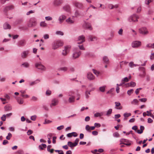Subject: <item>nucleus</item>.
Listing matches in <instances>:
<instances>
[{"label": "nucleus", "mask_w": 154, "mask_h": 154, "mask_svg": "<svg viewBox=\"0 0 154 154\" xmlns=\"http://www.w3.org/2000/svg\"><path fill=\"white\" fill-rule=\"evenodd\" d=\"M82 54V52L77 47L74 48L73 50L72 58L75 59L78 58Z\"/></svg>", "instance_id": "f257e3e1"}, {"label": "nucleus", "mask_w": 154, "mask_h": 154, "mask_svg": "<svg viewBox=\"0 0 154 154\" xmlns=\"http://www.w3.org/2000/svg\"><path fill=\"white\" fill-rule=\"evenodd\" d=\"M63 45V42L61 40L54 41L52 44V49H56L59 47L62 46Z\"/></svg>", "instance_id": "f03ea898"}, {"label": "nucleus", "mask_w": 154, "mask_h": 154, "mask_svg": "<svg viewBox=\"0 0 154 154\" xmlns=\"http://www.w3.org/2000/svg\"><path fill=\"white\" fill-rule=\"evenodd\" d=\"M74 92L72 91H69V97H68V101L70 103H72L75 102V97L74 96Z\"/></svg>", "instance_id": "7ed1b4c3"}, {"label": "nucleus", "mask_w": 154, "mask_h": 154, "mask_svg": "<svg viewBox=\"0 0 154 154\" xmlns=\"http://www.w3.org/2000/svg\"><path fill=\"white\" fill-rule=\"evenodd\" d=\"M139 18L138 16L136 14H134L130 16L128 18V21L130 22H136L138 21V19Z\"/></svg>", "instance_id": "20e7f679"}, {"label": "nucleus", "mask_w": 154, "mask_h": 154, "mask_svg": "<svg viewBox=\"0 0 154 154\" xmlns=\"http://www.w3.org/2000/svg\"><path fill=\"white\" fill-rule=\"evenodd\" d=\"M139 32L140 33L143 35H146L149 33V32L147 28L145 27L139 29Z\"/></svg>", "instance_id": "39448f33"}, {"label": "nucleus", "mask_w": 154, "mask_h": 154, "mask_svg": "<svg viewBox=\"0 0 154 154\" xmlns=\"http://www.w3.org/2000/svg\"><path fill=\"white\" fill-rule=\"evenodd\" d=\"M78 41L77 44H81L84 42L85 41V36L83 35L79 36L78 38Z\"/></svg>", "instance_id": "423d86ee"}, {"label": "nucleus", "mask_w": 154, "mask_h": 154, "mask_svg": "<svg viewBox=\"0 0 154 154\" xmlns=\"http://www.w3.org/2000/svg\"><path fill=\"white\" fill-rule=\"evenodd\" d=\"M141 45V42L138 41H133L131 44V46L133 48H137Z\"/></svg>", "instance_id": "0eeeda50"}, {"label": "nucleus", "mask_w": 154, "mask_h": 154, "mask_svg": "<svg viewBox=\"0 0 154 154\" xmlns=\"http://www.w3.org/2000/svg\"><path fill=\"white\" fill-rule=\"evenodd\" d=\"M83 28L85 29H88L89 30H91L92 28L91 24L88 22H85L83 25Z\"/></svg>", "instance_id": "6e6552de"}, {"label": "nucleus", "mask_w": 154, "mask_h": 154, "mask_svg": "<svg viewBox=\"0 0 154 154\" xmlns=\"http://www.w3.org/2000/svg\"><path fill=\"white\" fill-rule=\"evenodd\" d=\"M35 67L41 70H45L46 69L45 66L41 63H35Z\"/></svg>", "instance_id": "1a4fd4ad"}, {"label": "nucleus", "mask_w": 154, "mask_h": 154, "mask_svg": "<svg viewBox=\"0 0 154 154\" xmlns=\"http://www.w3.org/2000/svg\"><path fill=\"white\" fill-rule=\"evenodd\" d=\"M26 40L24 39H22L18 42L17 45L19 46L22 47L26 45Z\"/></svg>", "instance_id": "9d476101"}, {"label": "nucleus", "mask_w": 154, "mask_h": 154, "mask_svg": "<svg viewBox=\"0 0 154 154\" xmlns=\"http://www.w3.org/2000/svg\"><path fill=\"white\" fill-rule=\"evenodd\" d=\"M87 78L90 80H93L95 78V76L93 75V74L91 72H88L87 75Z\"/></svg>", "instance_id": "9b49d317"}, {"label": "nucleus", "mask_w": 154, "mask_h": 154, "mask_svg": "<svg viewBox=\"0 0 154 154\" xmlns=\"http://www.w3.org/2000/svg\"><path fill=\"white\" fill-rule=\"evenodd\" d=\"M37 24L35 21H32L30 20L28 24V26L29 27H33L35 26Z\"/></svg>", "instance_id": "f8f14e48"}, {"label": "nucleus", "mask_w": 154, "mask_h": 154, "mask_svg": "<svg viewBox=\"0 0 154 154\" xmlns=\"http://www.w3.org/2000/svg\"><path fill=\"white\" fill-rule=\"evenodd\" d=\"M14 6L13 5H11L5 7L4 9V11L5 13H7V12L9 10H11L14 9Z\"/></svg>", "instance_id": "ddd939ff"}, {"label": "nucleus", "mask_w": 154, "mask_h": 154, "mask_svg": "<svg viewBox=\"0 0 154 154\" xmlns=\"http://www.w3.org/2000/svg\"><path fill=\"white\" fill-rule=\"evenodd\" d=\"M58 101L57 100L54 99L52 100L51 103L50 104V106L52 107V106H54L57 105L58 103Z\"/></svg>", "instance_id": "4468645a"}, {"label": "nucleus", "mask_w": 154, "mask_h": 154, "mask_svg": "<svg viewBox=\"0 0 154 154\" xmlns=\"http://www.w3.org/2000/svg\"><path fill=\"white\" fill-rule=\"evenodd\" d=\"M29 53V51L28 50L23 51L21 54V57L22 58H26Z\"/></svg>", "instance_id": "2eb2a0df"}, {"label": "nucleus", "mask_w": 154, "mask_h": 154, "mask_svg": "<svg viewBox=\"0 0 154 154\" xmlns=\"http://www.w3.org/2000/svg\"><path fill=\"white\" fill-rule=\"evenodd\" d=\"M88 39L89 41H93L97 40V38L95 36L89 35L88 36Z\"/></svg>", "instance_id": "dca6fc26"}, {"label": "nucleus", "mask_w": 154, "mask_h": 154, "mask_svg": "<svg viewBox=\"0 0 154 154\" xmlns=\"http://www.w3.org/2000/svg\"><path fill=\"white\" fill-rule=\"evenodd\" d=\"M74 5L76 7L80 8H82L83 6L82 3L78 2H75L74 3Z\"/></svg>", "instance_id": "f3484780"}, {"label": "nucleus", "mask_w": 154, "mask_h": 154, "mask_svg": "<svg viewBox=\"0 0 154 154\" xmlns=\"http://www.w3.org/2000/svg\"><path fill=\"white\" fill-rule=\"evenodd\" d=\"M3 28L5 29H10L11 28V26L10 24L7 23H5L3 24Z\"/></svg>", "instance_id": "a211bd4d"}, {"label": "nucleus", "mask_w": 154, "mask_h": 154, "mask_svg": "<svg viewBox=\"0 0 154 154\" xmlns=\"http://www.w3.org/2000/svg\"><path fill=\"white\" fill-rule=\"evenodd\" d=\"M63 2L62 0H54V4L56 6H58Z\"/></svg>", "instance_id": "6ab92c4d"}, {"label": "nucleus", "mask_w": 154, "mask_h": 154, "mask_svg": "<svg viewBox=\"0 0 154 154\" xmlns=\"http://www.w3.org/2000/svg\"><path fill=\"white\" fill-rule=\"evenodd\" d=\"M77 144L74 143H73L71 142H68V146L71 147L72 149H73V147L76 146Z\"/></svg>", "instance_id": "aec40b11"}, {"label": "nucleus", "mask_w": 154, "mask_h": 154, "mask_svg": "<svg viewBox=\"0 0 154 154\" xmlns=\"http://www.w3.org/2000/svg\"><path fill=\"white\" fill-rule=\"evenodd\" d=\"M126 87H134L136 86V83L133 82H131L130 83H128L125 84Z\"/></svg>", "instance_id": "412c9836"}, {"label": "nucleus", "mask_w": 154, "mask_h": 154, "mask_svg": "<svg viewBox=\"0 0 154 154\" xmlns=\"http://www.w3.org/2000/svg\"><path fill=\"white\" fill-rule=\"evenodd\" d=\"M144 129V127L143 126L141 125L140 127V130H137L136 132L139 134H141L143 132Z\"/></svg>", "instance_id": "4be33fe9"}, {"label": "nucleus", "mask_w": 154, "mask_h": 154, "mask_svg": "<svg viewBox=\"0 0 154 154\" xmlns=\"http://www.w3.org/2000/svg\"><path fill=\"white\" fill-rule=\"evenodd\" d=\"M78 135L75 132H72L68 134V137H71L72 136L76 137Z\"/></svg>", "instance_id": "5701e85b"}, {"label": "nucleus", "mask_w": 154, "mask_h": 154, "mask_svg": "<svg viewBox=\"0 0 154 154\" xmlns=\"http://www.w3.org/2000/svg\"><path fill=\"white\" fill-rule=\"evenodd\" d=\"M66 18V17L64 15H62L60 16L59 19V20L60 21V23H61L63 22V21Z\"/></svg>", "instance_id": "b1692460"}, {"label": "nucleus", "mask_w": 154, "mask_h": 154, "mask_svg": "<svg viewBox=\"0 0 154 154\" xmlns=\"http://www.w3.org/2000/svg\"><path fill=\"white\" fill-rule=\"evenodd\" d=\"M12 109V107L10 106L7 105L4 107L5 110L6 112L11 110Z\"/></svg>", "instance_id": "393cba45"}, {"label": "nucleus", "mask_w": 154, "mask_h": 154, "mask_svg": "<svg viewBox=\"0 0 154 154\" xmlns=\"http://www.w3.org/2000/svg\"><path fill=\"white\" fill-rule=\"evenodd\" d=\"M47 146L45 144L42 143L39 146L38 148L40 150H42L43 149V148H45Z\"/></svg>", "instance_id": "a878e982"}, {"label": "nucleus", "mask_w": 154, "mask_h": 154, "mask_svg": "<svg viewBox=\"0 0 154 154\" xmlns=\"http://www.w3.org/2000/svg\"><path fill=\"white\" fill-rule=\"evenodd\" d=\"M103 112H97L94 114V116L95 117H100L103 116Z\"/></svg>", "instance_id": "bb28decb"}, {"label": "nucleus", "mask_w": 154, "mask_h": 154, "mask_svg": "<svg viewBox=\"0 0 154 154\" xmlns=\"http://www.w3.org/2000/svg\"><path fill=\"white\" fill-rule=\"evenodd\" d=\"M129 65L131 68H133L134 66H139L138 64H134V62L132 61L129 63Z\"/></svg>", "instance_id": "cd10ccee"}, {"label": "nucleus", "mask_w": 154, "mask_h": 154, "mask_svg": "<svg viewBox=\"0 0 154 154\" xmlns=\"http://www.w3.org/2000/svg\"><path fill=\"white\" fill-rule=\"evenodd\" d=\"M80 44H78L77 45V46L76 47L78 48L79 49L82 50H85V48L82 45H80Z\"/></svg>", "instance_id": "c85d7f7f"}, {"label": "nucleus", "mask_w": 154, "mask_h": 154, "mask_svg": "<svg viewBox=\"0 0 154 154\" xmlns=\"http://www.w3.org/2000/svg\"><path fill=\"white\" fill-rule=\"evenodd\" d=\"M106 87V86L105 85L100 87L99 88L100 91L102 92H104L105 91Z\"/></svg>", "instance_id": "c756f323"}, {"label": "nucleus", "mask_w": 154, "mask_h": 154, "mask_svg": "<svg viewBox=\"0 0 154 154\" xmlns=\"http://www.w3.org/2000/svg\"><path fill=\"white\" fill-rule=\"evenodd\" d=\"M67 47L66 46L65 47V49L64 50H63V52H62V54L63 55H66L67 54Z\"/></svg>", "instance_id": "7c9ffc66"}, {"label": "nucleus", "mask_w": 154, "mask_h": 154, "mask_svg": "<svg viewBox=\"0 0 154 154\" xmlns=\"http://www.w3.org/2000/svg\"><path fill=\"white\" fill-rule=\"evenodd\" d=\"M74 20L73 18H68V23H72L74 22Z\"/></svg>", "instance_id": "2f4dec72"}, {"label": "nucleus", "mask_w": 154, "mask_h": 154, "mask_svg": "<svg viewBox=\"0 0 154 154\" xmlns=\"http://www.w3.org/2000/svg\"><path fill=\"white\" fill-rule=\"evenodd\" d=\"M112 109H109L106 112V116H109L112 112Z\"/></svg>", "instance_id": "473e14b6"}, {"label": "nucleus", "mask_w": 154, "mask_h": 154, "mask_svg": "<svg viewBox=\"0 0 154 154\" xmlns=\"http://www.w3.org/2000/svg\"><path fill=\"white\" fill-rule=\"evenodd\" d=\"M17 101L19 104H22L23 103V99H20L19 98L17 99Z\"/></svg>", "instance_id": "72a5a7b5"}, {"label": "nucleus", "mask_w": 154, "mask_h": 154, "mask_svg": "<svg viewBox=\"0 0 154 154\" xmlns=\"http://www.w3.org/2000/svg\"><path fill=\"white\" fill-rule=\"evenodd\" d=\"M21 65L25 67L28 68L29 66V64L28 62H26L23 63Z\"/></svg>", "instance_id": "f704fd0d"}, {"label": "nucleus", "mask_w": 154, "mask_h": 154, "mask_svg": "<svg viewBox=\"0 0 154 154\" xmlns=\"http://www.w3.org/2000/svg\"><path fill=\"white\" fill-rule=\"evenodd\" d=\"M120 142H121V143H120V144H123V143H124V142H128L129 140H128L124 139H121L120 140Z\"/></svg>", "instance_id": "c9c22d12"}, {"label": "nucleus", "mask_w": 154, "mask_h": 154, "mask_svg": "<svg viewBox=\"0 0 154 154\" xmlns=\"http://www.w3.org/2000/svg\"><path fill=\"white\" fill-rule=\"evenodd\" d=\"M146 47L148 48H154V45H153V44H147L146 45Z\"/></svg>", "instance_id": "e433bc0d"}, {"label": "nucleus", "mask_w": 154, "mask_h": 154, "mask_svg": "<svg viewBox=\"0 0 154 154\" xmlns=\"http://www.w3.org/2000/svg\"><path fill=\"white\" fill-rule=\"evenodd\" d=\"M91 126H90L89 125H87L85 126L86 130L89 132H91Z\"/></svg>", "instance_id": "4c0bfd02"}, {"label": "nucleus", "mask_w": 154, "mask_h": 154, "mask_svg": "<svg viewBox=\"0 0 154 154\" xmlns=\"http://www.w3.org/2000/svg\"><path fill=\"white\" fill-rule=\"evenodd\" d=\"M12 135L11 133H9L8 134V135L6 137V139L8 140H10L12 137Z\"/></svg>", "instance_id": "58836bf2"}, {"label": "nucleus", "mask_w": 154, "mask_h": 154, "mask_svg": "<svg viewBox=\"0 0 154 154\" xmlns=\"http://www.w3.org/2000/svg\"><path fill=\"white\" fill-rule=\"evenodd\" d=\"M103 60L104 62L105 63H107L108 62L109 60L107 57L106 56H104L103 58Z\"/></svg>", "instance_id": "ea45409f"}, {"label": "nucleus", "mask_w": 154, "mask_h": 154, "mask_svg": "<svg viewBox=\"0 0 154 154\" xmlns=\"http://www.w3.org/2000/svg\"><path fill=\"white\" fill-rule=\"evenodd\" d=\"M40 25L41 26L45 27L46 26L47 24L45 22H42L40 23Z\"/></svg>", "instance_id": "a19ab883"}, {"label": "nucleus", "mask_w": 154, "mask_h": 154, "mask_svg": "<svg viewBox=\"0 0 154 154\" xmlns=\"http://www.w3.org/2000/svg\"><path fill=\"white\" fill-rule=\"evenodd\" d=\"M138 102V100L137 99H134L131 102V103L133 104H136Z\"/></svg>", "instance_id": "79ce46f5"}, {"label": "nucleus", "mask_w": 154, "mask_h": 154, "mask_svg": "<svg viewBox=\"0 0 154 154\" xmlns=\"http://www.w3.org/2000/svg\"><path fill=\"white\" fill-rule=\"evenodd\" d=\"M131 115V114L130 113H125L124 114L123 116L125 117H128L130 116Z\"/></svg>", "instance_id": "37998d69"}, {"label": "nucleus", "mask_w": 154, "mask_h": 154, "mask_svg": "<svg viewBox=\"0 0 154 154\" xmlns=\"http://www.w3.org/2000/svg\"><path fill=\"white\" fill-rule=\"evenodd\" d=\"M133 92V90L131 89L128 90L127 91V94L129 95H130Z\"/></svg>", "instance_id": "c03bdc74"}, {"label": "nucleus", "mask_w": 154, "mask_h": 154, "mask_svg": "<svg viewBox=\"0 0 154 154\" xmlns=\"http://www.w3.org/2000/svg\"><path fill=\"white\" fill-rule=\"evenodd\" d=\"M93 72L97 76H98L99 74V72L94 69H93Z\"/></svg>", "instance_id": "a18cd8bd"}, {"label": "nucleus", "mask_w": 154, "mask_h": 154, "mask_svg": "<svg viewBox=\"0 0 154 154\" xmlns=\"http://www.w3.org/2000/svg\"><path fill=\"white\" fill-rule=\"evenodd\" d=\"M113 136L114 137H118L119 136V134L118 132H115L113 133Z\"/></svg>", "instance_id": "49530a36"}, {"label": "nucleus", "mask_w": 154, "mask_h": 154, "mask_svg": "<svg viewBox=\"0 0 154 154\" xmlns=\"http://www.w3.org/2000/svg\"><path fill=\"white\" fill-rule=\"evenodd\" d=\"M153 0H145V4L148 5L150 3L152 2Z\"/></svg>", "instance_id": "de8ad7c7"}, {"label": "nucleus", "mask_w": 154, "mask_h": 154, "mask_svg": "<svg viewBox=\"0 0 154 154\" xmlns=\"http://www.w3.org/2000/svg\"><path fill=\"white\" fill-rule=\"evenodd\" d=\"M56 34L58 35H63V32L60 31H57L56 32Z\"/></svg>", "instance_id": "09e8293b"}, {"label": "nucleus", "mask_w": 154, "mask_h": 154, "mask_svg": "<svg viewBox=\"0 0 154 154\" xmlns=\"http://www.w3.org/2000/svg\"><path fill=\"white\" fill-rule=\"evenodd\" d=\"M94 126L95 127V128L96 127L98 128L100 127L101 126V125L99 123H95L94 124Z\"/></svg>", "instance_id": "8fccbe9b"}, {"label": "nucleus", "mask_w": 154, "mask_h": 154, "mask_svg": "<svg viewBox=\"0 0 154 154\" xmlns=\"http://www.w3.org/2000/svg\"><path fill=\"white\" fill-rule=\"evenodd\" d=\"M51 94V91L49 90H48L46 91V94L47 96H49Z\"/></svg>", "instance_id": "3c124183"}, {"label": "nucleus", "mask_w": 154, "mask_h": 154, "mask_svg": "<svg viewBox=\"0 0 154 154\" xmlns=\"http://www.w3.org/2000/svg\"><path fill=\"white\" fill-rule=\"evenodd\" d=\"M59 70L64 71H66L67 70V68L66 67H61L59 69Z\"/></svg>", "instance_id": "603ef678"}, {"label": "nucleus", "mask_w": 154, "mask_h": 154, "mask_svg": "<svg viewBox=\"0 0 154 154\" xmlns=\"http://www.w3.org/2000/svg\"><path fill=\"white\" fill-rule=\"evenodd\" d=\"M139 100L141 102H145L146 101L147 99L146 98H143L140 99Z\"/></svg>", "instance_id": "864d4df0"}, {"label": "nucleus", "mask_w": 154, "mask_h": 154, "mask_svg": "<svg viewBox=\"0 0 154 154\" xmlns=\"http://www.w3.org/2000/svg\"><path fill=\"white\" fill-rule=\"evenodd\" d=\"M1 119L3 121H5L6 120V117L5 116V115L4 114L3 115V116L1 117Z\"/></svg>", "instance_id": "5fc2aeb1"}, {"label": "nucleus", "mask_w": 154, "mask_h": 154, "mask_svg": "<svg viewBox=\"0 0 154 154\" xmlns=\"http://www.w3.org/2000/svg\"><path fill=\"white\" fill-rule=\"evenodd\" d=\"M75 17H77L78 16L80 15V14L78 11H75Z\"/></svg>", "instance_id": "6e6d98bb"}, {"label": "nucleus", "mask_w": 154, "mask_h": 154, "mask_svg": "<svg viewBox=\"0 0 154 154\" xmlns=\"http://www.w3.org/2000/svg\"><path fill=\"white\" fill-rule=\"evenodd\" d=\"M129 81V79L127 77L124 78L122 80V82H127Z\"/></svg>", "instance_id": "4d7b16f0"}, {"label": "nucleus", "mask_w": 154, "mask_h": 154, "mask_svg": "<svg viewBox=\"0 0 154 154\" xmlns=\"http://www.w3.org/2000/svg\"><path fill=\"white\" fill-rule=\"evenodd\" d=\"M45 20H51L52 19V18L50 16L46 17H45Z\"/></svg>", "instance_id": "13d9d810"}, {"label": "nucleus", "mask_w": 154, "mask_h": 154, "mask_svg": "<svg viewBox=\"0 0 154 154\" xmlns=\"http://www.w3.org/2000/svg\"><path fill=\"white\" fill-rule=\"evenodd\" d=\"M123 30L122 29H120L118 32V34L120 35H122V32Z\"/></svg>", "instance_id": "bf43d9fd"}, {"label": "nucleus", "mask_w": 154, "mask_h": 154, "mask_svg": "<svg viewBox=\"0 0 154 154\" xmlns=\"http://www.w3.org/2000/svg\"><path fill=\"white\" fill-rule=\"evenodd\" d=\"M108 8L110 9H113V5L112 4H109L108 5Z\"/></svg>", "instance_id": "052dcab7"}, {"label": "nucleus", "mask_w": 154, "mask_h": 154, "mask_svg": "<svg viewBox=\"0 0 154 154\" xmlns=\"http://www.w3.org/2000/svg\"><path fill=\"white\" fill-rule=\"evenodd\" d=\"M33 133V131H32L31 130H28V131L27 132V134L28 135H29L30 134H32Z\"/></svg>", "instance_id": "680f3d73"}, {"label": "nucleus", "mask_w": 154, "mask_h": 154, "mask_svg": "<svg viewBox=\"0 0 154 154\" xmlns=\"http://www.w3.org/2000/svg\"><path fill=\"white\" fill-rule=\"evenodd\" d=\"M36 116L35 115L32 116L31 117V119L33 121H35L36 119Z\"/></svg>", "instance_id": "e2e57ef3"}, {"label": "nucleus", "mask_w": 154, "mask_h": 154, "mask_svg": "<svg viewBox=\"0 0 154 154\" xmlns=\"http://www.w3.org/2000/svg\"><path fill=\"white\" fill-rule=\"evenodd\" d=\"M64 128V126L63 125H61L60 126L58 127L57 128V129L58 130H60L63 129Z\"/></svg>", "instance_id": "0e129e2a"}, {"label": "nucleus", "mask_w": 154, "mask_h": 154, "mask_svg": "<svg viewBox=\"0 0 154 154\" xmlns=\"http://www.w3.org/2000/svg\"><path fill=\"white\" fill-rule=\"evenodd\" d=\"M69 71L71 72H73L74 71V67L70 66L69 68Z\"/></svg>", "instance_id": "69168bd1"}, {"label": "nucleus", "mask_w": 154, "mask_h": 154, "mask_svg": "<svg viewBox=\"0 0 154 154\" xmlns=\"http://www.w3.org/2000/svg\"><path fill=\"white\" fill-rule=\"evenodd\" d=\"M37 98L35 96H33L31 98V100L35 101L37 100Z\"/></svg>", "instance_id": "338daca9"}, {"label": "nucleus", "mask_w": 154, "mask_h": 154, "mask_svg": "<svg viewBox=\"0 0 154 154\" xmlns=\"http://www.w3.org/2000/svg\"><path fill=\"white\" fill-rule=\"evenodd\" d=\"M63 10L67 11V5H66L63 6Z\"/></svg>", "instance_id": "774afa93"}]
</instances>
